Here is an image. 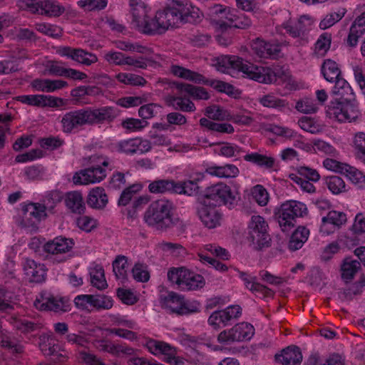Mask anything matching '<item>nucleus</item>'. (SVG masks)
I'll return each mask as SVG.
<instances>
[{
  "mask_svg": "<svg viewBox=\"0 0 365 365\" xmlns=\"http://www.w3.org/2000/svg\"><path fill=\"white\" fill-rule=\"evenodd\" d=\"M202 17L200 9L187 0H167L165 8L158 11L145 24L144 34H162L170 28L178 26L179 24L199 22Z\"/></svg>",
  "mask_w": 365,
  "mask_h": 365,
  "instance_id": "obj_1",
  "label": "nucleus"
},
{
  "mask_svg": "<svg viewBox=\"0 0 365 365\" xmlns=\"http://www.w3.org/2000/svg\"><path fill=\"white\" fill-rule=\"evenodd\" d=\"M118 114V109L111 106L73 110L63 115L61 120L62 130L65 133H76L85 125L113 121Z\"/></svg>",
  "mask_w": 365,
  "mask_h": 365,
  "instance_id": "obj_2",
  "label": "nucleus"
},
{
  "mask_svg": "<svg viewBox=\"0 0 365 365\" xmlns=\"http://www.w3.org/2000/svg\"><path fill=\"white\" fill-rule=\"evenodd\" d=\"M173 202L165 198L153 201L143 214V221L149 227L160 231H167L176 226L185 230V225L179 218L174 217Z\"/></svg>",
  "mask_w": 365,
  "mask_h": 365,
  "instance_id": "obj_3",
  "label": "nucleus"
},
{
  "mask_svg": "<svg viewBox=\"0 0 365 365\" xmlns=\"http://www.w3.org/2000/svg\"><path fill=\"white\" fill-rule=\"evenodd\" d=\"M307 211L305 204L290 200L283 203L274 212V217L282 232H289L294 227L297 218L303 217Z\"/></svg>",
  "mask_w": 365,
  "mask_h": 365,
  "instance_id": "obj_4",
  "label": "nucleus"
},
{
  "mask_svg": "<svg viewBox=\"0 0 365 365\" xmlns=\"http://www.w3.org/2000/svg\"><path fill=\"white\" fill-rule=\"evenodd\" d=\"M327 115L339 122H351L356 120L360 112L356 99L348 101H331L327 109Z\"/></svg>",
  "mask_w": 365,
  "mask_h": 365,
  "instance_id": "obj_5",
  "label": "nucleus"
},
{
  "mask_svg": "<svg viewBox=\"0 0 365 365\" xmlns=\"http://www.w3.org/2000/svg\"><path fill=\"white\" fill-rule=\"evenodd\" d=\"M267 228L268 225L262 216H252L248 224L247 240L255 249L261 250L270 246L271 238Z\"/></svg>",
  "mask_w": 365,
  "mask_h": 365,
  "instance_id": "obj_6",
  "label": "nucleus"
},
{
  "mask_svg": "<svg viewBox=\"0 0 365 365\" xmlns=\"http://www.w3.org/2000/svg\"><path fill=\"white\" fill-rule=\"evenodd\" d=\"M212 66L222 73H231L232 71H241L250 78L253 63H244L243 59L237 56H221L212 60Z\"/></svg>",
  "mask_w": 365,
  "mask_h": 365,
  "instance_id": "obj_7",
  "label": "nucleus"
},
{
  "mask_svg": "<svg viewBox=\"0 0 365 365\" xmlns=\"http://www.w3.org/2000/svg\"><path fill=\"white\" fill-rule=\"evenodd\" d=\"M205 197L213 202L214 206L225 205L230 209L237 205L235 194L230 186L224 183H217L206 189Z\"/></svg>",
  "mask_w": 365,
  "mask_h": 365,
  "instance_id": "obj_8",
  "label": "nucleus"
},
{
  "mask_svg": "<svg viewBox=\"0 0 365 365\" xmlns=\"http://www.w3.org/2000/svg\"><path fill=\"white\" fill-rule=\"evenodd\" d=\"M251 69H252V71L250 79L262 83H272L276 82L278 78L285 81L290 77L289 72L279 66L271 68L253 64Z\"/></svg>",
  "mask_w": 365,
  "mask_h": 365,
  "instance_id": "obj_9",
  "label": "nucleus"
},
{
  "mask_svg": "<svg viewBox=\"0 0 365 365\" xmlns=\"http://www.w3.org/2000/svg\"><path fill=\"white\" fill-rule=\"evenodd\" d=\"M26 9L33 14L48 17H58L65 8L55 0H23Z\"/></svg>",
  "mask_w": 365,
  "mask_h": 365,
  "instance_id": "obj_10",
  "label": "nucleus"
},
{
  "mask_svg": "<svg viewBox=\"0 0 365 365\" xmlns=\"http://www.w3.org/2000/svg\"><path fill=\"white\" fill-rule=\"evenodd\" d=\"M255 334L254 327L247 322H242L232 328L221 331L218 336V342H240L250 341Z\"/></svg>",
  "mask_w": 365,
  "mask_h": 365,
  "instance_id": "obj_11",
  "label": "nucleus"
},
{
  "mask_svg": "<svg viewBox=\"0 0 365 365\" xmlns=\"http://www.w3.org/2000/svg\"><path fill=\"white\" fill-rule=\"evenodd\" d=\"M106 177V170L100 165L91 166L76 172L72 178L75 185H88L100 182Z\"/></svg>",
  "mask_w": 365,
  "mask_h": 365,
  "instance_id": "obj_12",
  "label": "nucleus"
},
{
  "mask_svg": "<svg viewBox=\"0 0 365 365\" xmlns=\"http://www.w3.org/2000/svg\"><path fill=\"white\" fill-rule=\"evenodd\" d=\"M250 46L252 52L259 58L277 59L281 54V45L277 42L256 38L252 41Z\"/></svg>",
  "mask_w": 365,
  "mask_h": 365,
  "instance_id": "obj_13",
  "label": "nucleus"
},
{
  "mask_svg": "<svg viewBox=\"0 0 365 365\" xmlns=\"http://www.w3.org/2000/svg\"><path fill=\"white\" fill-rule=\"evenodd\" d=\"M23 216L21 225L35 228L38 222L45 219L47 213L40 203H29L22 207Z\"/></svg>",
  "mask_w": 365,
  "mask_h": 365,
  "instance_id": "obj_14",
  "label": "nucleus"
},
{
  "mask_svg": "<svg viewBox=\"0 0 365 365\" xmlns=\"http://www.w3.org/2000/svg\"><path fill=\"white\" fill-rule=\"evenodd\" d=\"M22 103L36 107L58 108L63 105V99L46 95H22L16 97Z\"/></svg>",
  "mask_w": 365,
  "mask_h": 365,
  "instance_id": "obj_15",
  "label": "nucleus"
},
{
  "mask_svg": "<svg viewBox=\"0 0 365 365\" xmlns=\"http://www.w3.org/2000/svg\"><path fill=\"white\" fill-rule=\"evenodd\" d=\"M197 215L208 229L215 228L221 225L222 214L215 206L203 204L197 208Z\"/></svg>",
  "mask_w": 365,
  "mask_h": 365,
  "instance_id": "obj_16",
  "label": "nucleus"
},
{
  "mask_svg": "<svg viewBox=\"0 0 365 365\" xmlns=\"http://www.w3.org/2000/svg\"><path fill=\"white\" fill-rule=\"evenodd\" d=\"M58 53L87 66L98 61V57L96 54L88 52L82 48L63 46L58 48Z\"/></svg>",
  "mask_w": 365,
  "mask_h": 365,
  "instance_id": "obj_17",
  "label": "nucleus"
},
{
  "mask_svg": "<svg viewBox=\"0 0 365 365\" xmlns=\"http://www.w3.org/2000/svg\"><path fill=\"white\" fill-rule=\"evenodd\" d=\"M149 351L155 355H163L164 361L171 365H183L182 359L176 357L177 350L169 344H145Z\"/></svg>",
  "mask_w": 365,
  "mask_h": 365,
  "instance_id": "obj_18",
  "label": "nucleus"
},
{
  "mask_svg": "<svg viewBox=\"0 0 365 365\" xmlns=\"http://www.w3.org/2000/svg\"><path fill=\"white\" fill-rule=\"evenodd\" d=\"M74 245L75 241L73 238L61 235L46 242L43 245V250L48 254L57 255L70 252Z\"/></svg>",
  "mask_w": 365,
  "mask_h": 365,
  "instance_id": "obj_19",
  "label": "nucleus"
},
{
  "mask_svg": "<svg viewBox=\"0 0 365 365\" xmlns=\"http://www.w3.org/2000/svg\"><path fill=\"white\" fill-rule=\"evenodd\" d=\"M36 309L41 311H52L54 312H66L68 306L62 297L49 296L41 297V299H36L34 302Z\"/></svg>",
  "mask_w": 365,
  "mask_h": 365,
  "instance_id": "obj_20",
  "label": "nucleus"
},
{
  "mask_svg": "<svg viewBox=\"0 0 365 365\" xmlns=\"http://www.w3.org/2000/svg\"><path fill=\"white\" fill-rule=\"evenodd\" d=\"M235 270L237 272L239 277L244 282V286L246 289L252 293L262 294L264 297L273 296L272 289L259 283L256 276L240 271L238 269H235Z\"/></svg>",
  "mask_w": 365,
  "mask_h": 365,
  "instance_id": "obj_21",
  "label": "nucleus"
},
{
  "mask_svg": "<svg viewBox=\"0 0 365 365\" xmlns=\"http://www.w3.org/2000/svg\"><path fill=\"white\" fill-rule=\"evenodd\" d=\"M346 221V216L344 212L335 210L329 211L327 216L322 217L320 232L324 235H329Z\"/></svg>",
  "mask_w": 365,
  "mask_h": 365,
  "instance_id": "obj_22",
  "label": "nucleus"
},
{
  "mask_svg": "<svg viewBox=\"0 0 365 365\" xmlns=\"http://www.w3.org/2000/svg\"><path fill=\"white\" fill-rule=\"evenodd\" d=\"M23 267L29 282L41 283L45 281L46 269L43 264L37 263L31 259H26Z\"/></svg>",
  "mask_w": 365,
  "mask_h": 365,
  "instance_id": "obj_23",
  "label": "nucleus"
},
{
  "mask_svg": "<svg viewBox=\"0 0 365 365\" xmlns=\"http://www.w3.org/2000/svg\"><path fill=\"white\" fill-rule=\"evenodd\" d=\"M130 6L133 21L140 29H142L144 33L145 24L150 20L148 17V13L150 9L141 0H130Z\"/></svg>",
  "mask_w": 365,
  "mask_h": 365,
  "instance_id": "obj_24",
  "label": "nucleus"
},
{
  "mask_svg": "<svg viewBox=\"0 0 365 365\" xmlns=\"http://www.w3.org/2000/svg\"><path fill=\"white\" fill-rule=\"evenodd\" d=\"M275 360L283 365H299L302 354L300 349L292 344L283 349L280 354H276Z\"/></svg>",
  "mask_w": 365,
  "mask_h": 365,
  "instance_id": "obj_25",
  "label": "nucleus"
},
{
  "mask_svg": "<svg viewBox=\"0 0 365 365\" xmlns=\"http://www.w3.org/2000/svg\"><path fill=\"white\" fill-rule=\"evenodd\" d=\"M182 300L183 296L174 292H169L165 295L160 294L159 297V303L163 309L178 315Z\"/></svg>",
  "mask_w": 365,
  "mask_h": 365,
  "instance_id": "obj_26",
  "label": "nucleus"
},
{
  "mask_svg": "<svg viewBox=\"0 0 365 365\" xmlns=\"http://www.w3.org/2000/svg\"><path fill=\"white\" fill-rule=\"evenodd\" d=\"M232 11L227 7H223L222 5L215 4L212 7L210 8V15L211 19L216 24L219 25L221 28H226L228 24L225 21L233 20L234 14Z\"/></svg>",
  "mask_w": 365,
  "mask_h": 365,
  "instance_id": "obj_27",
  "label": "nucleus"
},
{
  "mask_svg": "<svg viewBox=\"0 0 365 365\" xmlns=\"http://www.w3.org/2000/svg\"><path fill=\"white\" fill-rule=\"evenodd\" d=\"M312 22L307 16H302L297 21H289L284 24V28L287 33L293 38L301 37L308 30Z\"/></svg>",
  "mask_w": 365,
  "mask_h": 365,
  "instance_id": "obj_28",
  "label": "nucleus"
},
{
  "mask_svg": "<svg viewBox=\"0 0 365 365\" xmlns=\"http://www.w3.org/2000/svg\"><path fill=\"white\" fill-rule=\"evenodd\" d=\"M173 85L181 93H185L195 100H208L210 98V94L203 87L178 82H174Z\"/></svg>",
  "mask_w": 365,
  "mask_h": 365,
  "instance_id": "obj_29",
  "label": "nucleus"
},
{
  "mask_svg": "<svg viewBox=\"0 0 365 365\" xmlns=\"http://www.w3.org/2000/svg\"><path fill=\"white\" fill-rule=\"evenodd\" d=\"M321 73L324 78L330 82L335 83L341 77V71L339 64L332 59H325L321 66Z\"/></svg>",
  "mask_w": 365,
  "mask_h": 365,
  "instance_id": "obj_30",
  "label": "nucleus"
},
{
  "mask_svg": "<svg viewBox=\"0 0 365 365\" xmlns=\"http://www.w3.org/2000/svg\"><path fill=\"white\" fill-rule=\"evenodd\" d=\"M176 182L171 179H158L153 180L148 185V189L150 193L166 194L175 193Z\"/></svg>",
  "mask_w": 365,
  "mask_h": 365,
  "instance_id": "obj_31",
  "label": "nucleus"
},
{
  "mask_svg": "<svg viewBox=\"0 0 365 365\" xmlns=\"http://www.w3.org/2000/svg\"><path fill=\"white\" fill-rule=\"evenodd\" d=\"M65 204L67 209L75 214L81 215L86 210L83 196L78 191L68 192L66 195Z\"/></svg>",
  "mask_w": 365,
  "mask_h": 365,
  "instance_id": "obj_32",
  "label": "nucleus"
},
{
  "mask_svg": "<svg viewBox=\"0 0 365 365\" xmlns=\"http://www.w3.org/2000/svg\"><path fill=\"white\" fill-rule=\"evenodd\" d=\"M38 347L46 356H51L54 362H63L66 356L60 344H38Z\"/></svg>",
  "mask_w": 365,
  "mask_h": 365,
  "instance_id": "obj_33",
  "label": "nucleus"
},
{
  "mask_svg": "<svg viewBox=\"0 0 365 365\" xmlns=\"http://www.w3.org/2000/svg\"><path fill=\"white\" fill-rule=\"evenodd\" d=\"M108 202V196L102 187L93 188L88 196V205L95 209L104 208Z\"/></svg>",
  "mask_w": 365,
  "mask_h": 365,
  "instance_id": "obj_34",
  "label": "nucleus"
},
{
  "mask_svg": "<svg viewBox=\"0 0 365 365\" xmlns=\"http://www.w3.org/2000/svg\"><path fill=\"white\" fill-rule=\"evenodd\" d=\"M166 102L175 110L182 112H193L196 110L194 103L185 97L168 96L166 98Z\"/></svg>",
  "mask_w": 365,
  "mask_h": 365,
  "instance_id": "obj_35",
  "label": "nucleus"
},
{
  "mask_svg": "<svg viewBox=\"0 0 365 365\" xmlns=\"http://www.w3.org/2000/svg\"><path fill=\"white\" fill-rule=\"evenodd\" d=\"M206 173L210 175L218 178H235L239 174V169L232 164L223 166H210L206 168Z\"/></svg>",
  "mask_w": 365,
  "mask_h": 365,
  "instance_id": "obj_36",
  "label": "nucleus"
},
{
  "mask_svg": "<svg viewBox=\"0 0 365 365\" xmlns=\"http://www.w3.org/2000/svg\"><path fill=\"white\" fill-rule=\"evenodd\" d=\"M334 95L340 97L339 101H348L356 99L355 94L349 83L344 78H341L335 82L332 91Z\"/></svg>",
  "mask_w": 365,
  "mask_h": 365,
  "instance_id": "obj_37",
  "label": "nucleus"
},
{
  "mask_svg": "<svg viewBox=\"0 0 365 365\" xmlns=\"http://www.w3.org/2000/svg\"><path fill=\"white\" fill-rule=\"evenodd\" d=\"M170 71L175 76L192 81L195 83L200 84V81L202 79V74L178 65H171Z\"/></svg>",
  "mask_w": 365,
  "mask_h": 365,
  "instance_id": "obj_38",
  "label": "nucleus"
},
{
  "mask_svg": "<svg viewBox=\"0 0 365 365\" xmlns=\"http://www.w3.org/2000/svg\"><path fill=\"white\" fill-rule=\"evenodd\" d=\"M309 230L304 227H299L292 233L289 242V249L292 251H296L302 247L303 245L308 240Z\"/></svg>",
  "mask_w": 365,
  "mask_h": 365,
  "instance_id": "obj_39",
  "label": "nucleus"
},
{
  "mask_svg": "<svg viewBox=\"0 0 365 365\" xmlns=\"http://www.w3.org/2000/svg\"><path fill=\"white\" fill-rule=\"evenodd\" d=\"M100 347L101 350L108 351L117 357H125L135 353L134 349L123 344H101Z\"/></svg>",
  "mask_w": 365,
  "mask_h": 365,
  "instance_id": "obj_40",
  "label": "nucleus"
},
{
  "mask_svg": "<svg viewBox=\"0 0 365 365\" xmlns=\"http://www.w3.org/2000/svg\"><path fill=\"white\" fill-rule=\"evenodd\" d=\"M205 284V281L202 275L190 272L187 269V273H186L183 285L182 286V289L187 291L197 290L202 288Z\"/></svg>",
  "mask_w": 365,
  "mask_h": 365,
  "instance_id": "obj_41",
  "label": "nucleus"
},
{
  "mask_svg": "<svg viewBox=\"0 0 365 365\" xmlns=\"http://www.w3.org/2000/svg\"><path fill=\"white\" fill-rule=\"evenodd\" d=\"M202 81H200V83L206 86H210L215 88L216 91L225 93L230 96H232L235 94V87L226 82L214 80V79H207L204 76L202 75Z\"/></svg>",
  "mask_w": 365,
  "mask_h": 365,
  "instance_id": "obj_42",
  "label": "nucleus"
},
{
  "mask_svg": "<svg viewBox=\"0 0 365 365\" xmlns=\"http://www.w3.org/2000/svg\"><path fill=\"white\" fill-rule=\"evenodd\" d=\"M244 159L246 161L253 163L260 167H264L267 169L272 168L275 163L274 158L257 153L247 154L244 156Z\"/></svg>",
  "mask_w": 365,
  "mask_h": 365,
  "instance_id": "obj_43",
  "label": "nucleus"
},
{
  "mask_svg": "<svg viewBox=\"0 0 365 365\" xmlns=\"http://www.w3.org/2000/svg\"><path fill=\"white\" fill-rule=\"evenodd\" d=\"M91 281L93 287L98 289H104L108 287L104 269L101 265L97 264L90 271Z\"/></svg>",
  "mask_w": 365,
  "mask_h": 365,
  "instance_id": "obj_44",
  "label": "nucleus"
},
{
  "mask_svg": "<svg viewBox=\"0 0 365 365\" xmlns=\"http://www.w3.org/2000/svg\"><path fill=\"white\" fill-rule=\"evenodd\" d=\"M128 258L123 255H118L113 262V270L117 279L123 282L127 280Z\"/></svg>",
  "mask_w": 365,
  "mask_h": 365,
  "instance_id": "obj_45",
  "label": "nucleus"
},
{
  "mask_svg": "<svg viewBox=\"0 0 365 365\" xmlns=\"http://www.w3.org/2000/svg\"><path fill=\"white\" fill-rule=\"evenodd\" d=\"M361 267L359 261L351 258H346L341 265V277L345 280H350L354 278Z\"/></svg>",
  "mask_w": 365,
  "mask_h": 365,
  "instance_id": "obj_46",
  "label": "nucleus"
},
{
  "mask_svg": "<svg viewBox=\"0 0 365 365\" xmlns=\"http://www.w3.org/2000/svg\"><path fill=\"white\" fill-rule=\"evenodd\" d=\"M204 114L210 119L213 120H228L230 115L227 110L217 105H212L205 108Z\"/></svg>",
  "mask_w": 365,
  "mask_h": 365,
  "instance_id": "obj_47",
  "label": "nucleus"
},
{
  "mask_svg": "<svg viewBox=\"0 0 365 365\" xmlns=\"http://www.w3.org/2000/svg\"><path fill=\"white\" fill-rule=\"evenodd\" d=\"M343 175H345L359 188L365 189V175L356 168L347 165L345 166Z\"/></svg>",
  "mask_w": 365,
  "mask_h": 365,
  "instance_id": "obj_48",
  "label": "nucleus"
},
{
  "mask_svg": "<svg viewBox=\"0 0 365 365\" xmlns=\"http://www.w3.org/2000/svg\"><path fill=\"white\" fill-rule=\"evenodd\" d=\"M116 79L123 84L133 86H143L147 83L143 76L130 73H119Z\"/></svg>",
  "mask_w": 365,
  "mask_h": 365,
  "instance_id": "obj_49",
  "label": "nucleus"
},
{
  "mask_svg": "<svg viewBox=\"0 0 365 365\" xmlns=\"http://www.w3.org/2000/svg\"><path fill=\"white\" fill-rule=\"evenodd\" d=\"M258 101L264 107L275 109H281L287 105L285 100L277 97L273 93H269L259 97Z\"/></svg>",
  "mask_w": 365,
  "mask_h": 365,
  "instance_id": "obj_50",
  "label": "nucleus"
},
{
  "mask_svg": "<svg viewBox=\"0 0 365 365\" xmlns=\"http://www.w3.org/2000/svg\"><path fill=\"white\" fill-rule=\"evenodd\" d=\"M62 199L63 194L61 192L52 190L44 197L41 206L44 207L46 212L53 213L55 207Z\"/></svg>",
  "mask_w": 365,
  "mask_h": 365,
  "instance_id": "obj_51",
  "label": "nucleus"
},
{
  "mask_svg": "<svg viewBox=\"0 0 365 365\" xmlns=\"http://www.w3.org/2000/svg\"><path fill=\"white\" fill-rule=\"evenodd\" d=\"M298 124L304 130L315 134L322 131L323 125L317 120L304 116L299 119Z\"/></svg>",
  "mask_w": 365,
  "mask_h": 365,
  "instance_id": "obj_52",
  "label": "nucleus"
},
{
  "mask_svg": "<svg viewBox=\"0 0 365 365\" xmlns=\"http://www.w3.org/2000/svg\"><path fill=\"white\" fill-rule=\"evenodd\" d=\"M328 189L334 194L339 195L346 192V184L344 180L336 175L328 176L325 179Z\"/></svg>",
  "mask_w": 365,
  "mask_h": 365,
  "instance_id": "obj_53",
  "label": "nucleus"
},
{
  "mask_svg": "<svg viewBox=\"0 0 365 365\" xmlns=\"http://www.w3.org/2000/svg\"><path fill=\"white\" fill-rule=\"evenodd\" d=\"M264 130L267 132L272 133L287 140H290L297 137V132L292 129L276 124H268L266 125Z\"/></svg>",
  "mask_w": 365,
  "mask_h": 365,
  "instance_id": "obj_54",
  "label": "nucleus"
},
{
  "mask_svg": "<svg viewBox=\"0 0 365 365\" xmlns=\"http://www.w3.org/2000/svg\"><path fill=\"white\" fill-rule=\"evenodd\" d=\"M175 193L184 194L189 196L196 195L199 192L200 187L196 181L188 180L185 182H176Z\"/></svg>",
  "mask_w": 365,
  "mask_h": 365,
  "instance_id": "obj_55",
  "label": "nucleus"
},
{
  "mask_svg": "<svg viewBox=\"0 0 365 365\" xmlns=\"http://www.w3.org/2000/svg\"><path fill=\"white\" fill-rule=\"evenodd\" d=\"M331 34L327 32L321 34L315 43V52L318 56H324L330 48Z\"/></svg>",
  "mask_w": 365,
  "mask_h": 365,
  "instance_id": "obj_56",
  "label": "nucleus"
},
{
  "mask_svg": "<svg viewBox=\"0 0 365 365\" xmlns=\"http://www.w3.org/2000/svg\"><path fill=\"white\" fill-rule=\"evenodd\" d=\"M110 332L113 333L115 336L130 341H143L145 339V342H162L161 341H157L152 339L148 340L145 337L142 336L141 335L138 336L134 331L124 329L114 328L113 329H111Z\"/></svg>",
  "mask_w": 365,
  "mask_h": 365,
  "instance_id": "obj_57",
  "label": "nucleus"
},
{
  "mask_svg": "<svg viewBox=\"0 0 365 365\" xmlns=\"http://www.w3.org/2000/svg\"><path fill=\"white\" fill-rule=\"evenodd\" d=\"M187 269L185 267H172L168 272V279L171 283L178 284L182 289Z\"/></svg>",
  "mask_w": 365,
  "mask_h": 365,
  "instance_id": "obj_58",
  "label": "nucleus"
},
{
  "mask_svg": "<svg viewBox=\"0 0 365 365\" xmlns=\"http://www.w3.org/2000/svg\"><path fill=\"white\" fill-rule=\"evenodd\" d=\"M346 11L345 9H340L337 11L331 12L327 14L320 21L319 27L322 29H326L332 26L334 24H335L336 22H338L344 17V14H346Z\"/></svg>",
  "mask_w": 365,
  "mask_h": 365,
  "instance_id": "obj_59",
  "label": "nucleus"
},
{
  "mask_svg": "<svg viewBox=\"0 0 365 365\" xmlns=\"http://www.w3.org/2000/svg\"><path fill=\"white\" fill-rule=\"evenodd\" d=\"M92 309H109L113 305L111 297L103 294H92Z\"/></svg>",
  "mask_w": 365,
  "mask_h": 365,
  "instance_id": "obj_60",
  "label": "nucleus"
},
{
  "mask_svg": "<svg viewBox=\"0 0 365 365\" xmlns=\"http://www.w3.org/2000/svg\"><path fill=\"white\" fill-rule=\"evenodd\" d=\"M137 141L135 138H131L125 140L118 142L115 148L118 152L124 153L128 155L137 154Z\"/></svg>",
  "mask_w": 365,
  "mask_h": 365,
  "instance_id": "obj_61",
  "label": "nucleus"
},
{
  "mask_svg": "<svg viewBox=\"0 0 365 365\" xmlns=\"http://www.w3.org/2000/svg\"><path fill=\"white\" fill-rule=\"evenodd\" d=\"M36 29L38 31L46 36L56 38L62 35V29L61 27L47 23H39L36 24Z\"/></svg>",
  "mask_w": 365,
  "mask_h": 365,
  "instance_id": "obj_62",
  "label": "nucleus"
},
{
  "mask_svg": "<svg viewBox=\"0 0 365 365\" xmlns=\"http://www.w3.org/2000/svg\"><path fill=\"white\" fill-rule=\"evenodd\" d=\"M141 189V186L138 184H134L128 187L123 190L122 192L119 199L118 204L120 206H125L127 205L130 200L134 197V195L140 191Z\"/></svg>",
  "mask_w": 365,
  "mask_h": 365,
  "instance_id": "obj_63",
  "label": "nucleus"
},
{
  "mask_svg": "<svg viewBox=\"0 0 365 365\" xmlns=\"http://www.w3.org/2000/svg\"><path fill=\"white\" fill-rule=\"evenodd\" d=\"M295 108L303 113H314L318 110L314 101L311 98H304L297 101Z\"/></svg>",
  "mask_w": 365,
  "mask_h": 365,
  "instance_id": "obj_64",
  "label": "nucleus"
}]
</instances>
